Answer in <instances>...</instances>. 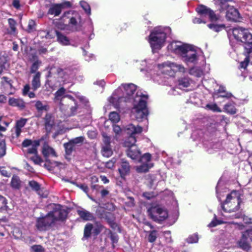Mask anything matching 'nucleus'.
I'll list each match as a JSON object with an SVG mask.
<instances>
[{
	"label": "nucleus",
	"mask_w": 252,
	"mask_h": 252,
	"mask_svg": "<svg viewBox=\"0 0 252 252\" xmlns=\"http://www.w3.org/2000/svg\"><path fill=\"white\" fill-rule=\"evenodd\" d=\"M169 52L181 57L187 65L197 64L201 56V52L193 45L179 41L170 42L167 47Z\"/></svg>",
	"instance_id": "1"
},
{
	"label": "nucleus",
	"mask_w": 252,
	"mask_h": 252,
	"mask_svg": "<svg viewBox=\"0 0 252 252\" xmlns=\"http://www.w3.org/2000/svg\"><path fill=\"white\" fill-rule=\"evenodd\" d=\"M124 131L129 135V137L124 143L126 147H129L126 151L127 156L132 159H140L141 157H140V152L137 146L134 145L136 142L134 135L140 133L142 131V127L129 124L126 126Z\"/></svg>",
	"instance_id": "2"
},
{
	"label": "nucleus",
	"mask_w": 252,
	"mask_h": 252,
	"mask_svg": "<svg viewBox=\"0 0 252 252\" xmlns=\"http://www.w3.org/2000/svg\"><path fill=\"white\" fill-rule=\"evenodd\" d=\"M241 202V195L239 192L233 190L226 196V198L222 204V209L225 213L223 216L227 218H239L241 214L239 213H234L240 208Z\"/></svg>",
	"instance_id": "3"
},
{
	"label": "nucleus",
	"mask_w": 252,
	"mask_h": 252,
	"mask_svg": "<svg viewBox=\"0 0 252 252\" xmlns=\"http://www.w3.org/2000/svg\"><path fill=\"white\" fill-rule=\"evenodd\" d=\"M136 86L132 83L121 85L109 98V102L115 107H118L123 102L129 101L136 91Z\"/></svg>",
	"instance_id": "4"
},
{
	"label": "nucleus",
	"mask_w": 252,
	"mask_h": 252,
	"mask_svg": "<svg viewBox=\"0 0 252 252\" xmlns=\"http://www.w3.org/2000/svg\"><path fill=\"white\" fill-rule=\"evenodd\" d=\"M171 29L168 27H157L153 29L148 36V42L153 52H156L165 44L167 34Z\"/></svg>",
	"instance_id": "5"
},
{
	"label": "nucleus",
	"mask_w": 252,
	"mask_h": 252,
	"mask_svg": "<svg viewBox=\"0 0 252 252\" xmlns=\"http://www.w3.org/2000/svg\"><path fill=\"white\" fill-rule=\"evenodd\" d=\"M148 96L141 93H137L134 98L133 107L131 109V115L138 122L147 120L148 115L146 107V100Z\"/></svg>",
	"instance_id": "6"
},
{
	"label": "nucleus",
	"mask_w": 252,
	"mask_h": 252,
	"mask_svg": "<svg viewBox=\"0 0 252 252\" xmlns=\"http://www.w3.org/2000/svg\"><path fill=\"white\" fill-rule=\"evenodd\" d=\"M66 90L63 88H61L55 94L54 101L59 104L60 109L62 111H65L66 107L64 106L63 102H67L69 105H71L70 109V115H74L76 113L78 106L77 105V100H75L71 95H66Z\"/></svg>",
	"instance_id": "7"
},
{
	"label": "nucleus",
	"mask_w": 252,
	"mask_h": 252,
	"mask_svg": "<svg viewBox=\"0 0 252 252\" xmlns=\"http://www.w3.org/2000/svg\"><path fill=\"white\" fill-rule=\"evenodd\" d=\"M156 67L162 73L173 76L176 72L185 73L187 69L181 63L166 61L157 65Z\"/></svg>",
	"instance_id": "8"
},
{
	"label": "nucleus",
	"mask_w": 252,
	"mask_h": 252,
	"mask_svg": "<svg viewBox=\"0 0 252 252\" xmlns=\"http://www.w3.org/2000/svg\"><path fill=\"white\" fill-rule=\"evenodd\" d=\"M216 3L220 5L221 10H226V18L228 20L237 22L240 16L238 10L228 5L226 0H214Z\"/></svg>",
	"instance_id": "9"
},
{
	"label": "nucleus",
	"mask_w": 252,
	"mask_h": 252,
	"mask_svg": "<svg viewBox=\"0 0 252 252\" xmlns=\"http://www.w3.org/2000/svg\"><path fill=\"white\" fill-rule=\"evenodd\" d=\"M148 212L150 218L155 221H163L168 217L166 209L160 205L152 206L148 209Z\"/></svg>",
	"instance_id": "10"
},
{
	"label": "nucleus",
	"mask_w": 252,
	"mask_h": 252,
	"mask_svg": "<svg viewBox=\"0 0 252 252\" xmlns=\"http://www.w3.org/2000/svg\"><path fill=\"white\" fill-rule=\"evenodd\" d=\"M232 33L234 38L238 41L246 43L251 41L252 34L247 29L238 27L233 29Z\"/></svg>",
	"instance_id": "11"
},
{
	"label": "nucleus",
	"mask_w": 252,
	"mask_h": 252,
	"mask_svg": "<svg viewBox=\"0 0 252 252\" xmlns=\"http://www.w3.org/2000/svg\"><path fill=\"white\" fill-rule=\"evenodd\" d=\"M50 206L54 209V210L48 214L50 215L51 218L54 219V222L57 220H63L66 218L67 212L64 209H62L60 205L53 204Z\"/></svg>",
	"instance_id": "12"
},
{
	"label": "nucleus",
	"mask_w": 252,
	"mask_h": 252,
	"mask_svg": "<svg viewBox=\"0 0 252 252\" xmlns=\"http://www.w3.org/2000/svg\"><path fill=\"white\" fill-rule=\"evenodd\" d=\"M151 160V155L149 153L144 154L139 159V161L141 162L142 164L135 167L136 171L139 173L148 171L149 169L154 166Z\"/></svg>",
	"instance_id": "13"
},
{
	"label": "nucleus",
	"mask_w": 252,
	"mask_h": 252,
	"mask_svg": "<svg viewBox=\"0 0 252 252\" xmlns=\"http://www.w3.org/2000/svg\"><path fill=\"white\" fill-rule=\"evenodd\" d=\"M196 10L201 18H208L212 22L216 21L219 19L214 12L205 5H199L196 8Z\"/></svg>",
	"instance_id": "14"
},
{
	"label": "nucleus",
	"mask_w": 252,
	"mask_h": 252,
	"mask_svg": "<svg viewBox=\"0 0 252 252\" xmlns=\"http://www.w3.org/2000/svg\"><path fill=\"white\" fill-rule=\"evenodd\" d=\"M252 240V229H248L242 233L237 244L240 248L248 251L250 248V241Z\"/></svg>",
	"instance_id": "15"
},
{
	"label": "nucleus",
	"mask_w": 252,
	"mask_h": 252,
	"mask_svg": "<svg viewBox=\"0 0 252 252\" xmlns=\"http://www.w3.org/2000/svg\"><path fill=\"white\" fill-rule=\"evenodd\" d=\"M71 6V4L69 1H64L61 3H54L51 4L48 13L57 16L61 14L63 9L69 8Z\"/></svg>",
	"instance_id": "16"
},
{
	"label": "nucleus",
	"mask_w": 252,
	"mask_h": 252,
	"mask_svg": "<svg viewBox=\"0 0 252 252\" xmlns=\"http://www.w3.org/2000/svg\"><path fill=\"white\" fill-rule=\"evenodd\" d=\"M54 223V219L50 217V215L38 218L36 220V226L39 230H45Z\"/></svg>",
	"instance_id": "17"
},
{
	"label": "nucleus",
	"mask_w": 252,
	"mask_h": 252,
	"mask_svg": "<svg viewBox=\"0 0 252 252\" xmlns=\"http://www.w3.org/2000/svg\"><path fill=\"white\" fill-rule=\"evenodd\" d=\"M26 157L32 160L35 164H41L43 162L41 158L37 154V148H29L25 151Z\"/></svg>",
	"instance_id": "18"
},
{
	"label": "nucleus",
	"mask_w": 252,
	"mask_h": 252,
	"mask_svg": "<svg viewBox=\"0 0 252 252\" xmlns=\"http://www.w3.org/2000/svg\"><path fill=\"white\" fill-rule=\"evenodd\" d=\"M57 76L60 83H67L70 82L73 78V75L70 70L67 69L59 68L57 70Z\"/></svg>",
	"instance_id": "19"
},
{
	"label": "nucleus",
	"mask_w": 252,
	"mask_h": 252,
	"mask_svg": "<svg viewBox=\"0 0 252 252\" xmlns=\"http://www.w3.org/2000/svg\"><path fill=\"white\" fill-rule=\"evenodd\" d=\"M103 141L105 145L102 147L101 153L104 157L108 158L112 155V151L110 146V144L111 142H114L111 141L110 136H108L105 133H103Z\"/></svg>",
	"instance_id": "20"
},
{
	"label": "nucleus",
	"mask_w": 252,
	"mask_h": 252,
	"mask_svg": "<svg viewBox=\"0 0 252 252\" xmlns=\"http://www.w3.org/2000/svg\"><path fill=\"white\" fill-rule=\"evenodd\" d=\"M27 122V120L25 119H21L17 121L15 126L13 128L12 136L13 138L18 137L21 132V129L24 126Z\"/></svg>",
	"instance_id": "21"
},
{
	"label": "nucleus",
	"mask_w": 252,
	"mask_h": 252,
	"mask_svg": "<svg viewBox=\"0 0 252 252\" xmlns=\"http://www.w3.org/2000/svg\"><path fill=\"white\" fill-rule=\"evenodd\" d=\"M42 154L46 158L49 157H56L57 154L53 148L45 143L42 148Z\"/></svg>",
	"instance_id": "22"
},
{
	"label": "nucleus",
	"mask_w": 252,
	"mask_h": 252,
	"mask_svg": "<svg viewBox=\"0 0 252 252\" xmlns=\"http://www.w3.org/2000/svg\"><path fill=\"white\" fill-rule=\"evenodd\" d=\"M118 170L121 178H124L129 172V165L128 163L123 160Z\"/></svg>",
	"instance_id": "23"
},
{
	"label": "nucleus",
	"mask_w": 252,
	"mask_h": 252,
	"mask_svg": "<svg viewBox=\"0 0 252 252\" xmlns=\"http://www.w3.org/2000/svg\"><path fill=\"white\" fill-rule=\"evenodd\" d=\"M40 77L41 73L39 71L36 72L33 75L32 81V86L33 90L35 91L40 88L41 86Z\"/></svg>",
	"instance_id": "24"
},
{
	"label": "nucleus",
	"mask_w": 252,
	"mask_h": 252,
	"mask_svg": "<svg viewBox=\"0 0 252 252\" xmlns=\"http://www.w3.org/2000/svg\"><path fill=\"white\" fill-rule=\"evenodd\" d=\"M9 105L23 108L25 107V103L22 99L19 98L10 97L8 100Z\"/></svg>",
	"instance_id": "25"
},
{
	"label": "nucleus",
	"mask_w": 252,
	"mask_h": 252,
	"mask_svg": "<svg viewBox=\"0 0 252 252\" xmlns=\"http://www.w3.org/2000/svg\"><path fill=\"white\" fill-rule=\"evenodd\" d=\"M78 214L80 218L85 220H92L94 219L93 215L87 210L81 209L77 210Z\"/></svg>",
	"instance_id": "26"
},
{
	"label": "nucleus",
	"mask_w": 252,
	"mask_h": 252,
	"mask_svg": "<svg viewBox=\"0 0 252 252\" xmlns=\"http://www.w3.org/2000/svg\"><path fill=\"white\" fill-rule=\"evenodd\" d=\"M57 37V41L62 45L66 46L70 44V41L68 38L62 33L58 31L56 32Z\"/></svg>",
	"instance_id": "27"
},
{
	"label": "nucleus",
	"mask_w": 252,
	"mask_h": 252,
	"mask_svg": "<svg viewBox=\"0 0 252 252\" xmlns=\"http://www.w3.org/2000/svg\"><path fill=\"white\" fill-rule=\"evenodd\" d=\"M40 141L41 140L32 141L29 139H25L22 143V146L24 147L31 146V148H35L36 149L39 146Z\"/></svg>",
	"instance_id": "28"
},
{
	"label": "nucleus",
	"mask_w": 252,
	"mask_h": 252,
	"mask_svg": "<svg viewBox=\"0 0 252 252\" xmlns=\"http://www.w3.org/2000/svg\"><path fill=\"white\" fill-rule=\"evenodd\" d=\"M191 82V80L188 77L180 78L178 81V88L180 89L187 88L190 85Z\"/></svg>",
	"instance_id": "29"
},
{
	"label": "nucleus",
	"mask_w": 252,
	"mask_h": 252,
	"mask_svg": "<svg viewBox=\"0 0 252 252\" xmlns=\"http://www.w3.org/2000/svg\"><path fill=\"white\" fill-rule=\"evenodd\" d=\"M189 73L196 77H200L203 75V71L199 67L193 66L189 69Z\"/></svg>",
	"instance_id": "30"
},
{
	"label": "nucleus",
	"mask_w": 252,
	"mask_h": 252,
	"mask_svg": "<svg viewBox=\"0 0 252 252\" xmlns=\"http://www.w3.org/2000/svg\"><path fill=\"white\" fill-rule=\"evenodd\" d=\"M217 91L218 97L230 98L232 96L231 94L225 92V88L223 86H220Z\"/></svg>",
	"instance_id": "31"
},
{
	"label": "nucleus",
	"mask_w": 252,
	"mask_h": 252,
	"mask_svg": "<svg viewBox=\"0 0 252 252\" xmlns=\"http://www.w3.org/2000/svg\"><path fill=\"white\" fill-rule=\"evenodd\" d=\"M69 26L71 27V31H77L80 27V24L79 23L76 19L72 17L69 19Z\"/></svg>",
	"instance_id": "32"
},
{
	"label": "nucleus",
	"mask_w": 252,
	"mask_h": 252,
	"mask_svg": "<svg viewBox=\"0 0 252 252\" xmlns=\"http://www.w3.org/2000/svg\"><path fill=\"white\" fill-rule=\"evenodd\" d=\"M113 131L115 133V136H113L111 138V141L114 142V140L118 141L119 136L121 134L122 132V129L121 127L118 125H114L113 126Z\"/></svg>",
	"instance_id": "33"
},
{
	"label": "nucleus",
	"mask_w": 252,
	"mask_h": 252,
	"mask_svg": "<svg viewBox=\"0 0 252 252\" xmlns=\"http://www.w3.org/2000/svg\"><path fill=\"white\" fill-rule=\"evenodd\" d=\"M225 110L229 113L235 114L236 112V109L233 102L228 103L224 106Z\"/></svg>",
	"instance_id": "34"
},
{
	"label": "nucleus",
	"mask_w": 252,
	"mask_h": 252,
	"mask_svg": "<svg viewBox=\"0 0 252 252\" xmlns=\"http://www.w3.org/2000/svg\"><path fill=\"white\" fill-rule=\"evenodd\" d=\"M109 120L113 123H117L120 120V117L119 114L115 112H112L109 116Z\"/></svg>",
	"instance_id": "35"
},
{
	"label": "nucleus",
	"mask_w": 252,
	"mask_h": 252,
	"mask_svg": "<svg viewBox=\"0 0 252 252\" xmlns=\"http://www.w3.org/2000/svg\"><path fill=\"white\" fill-rule=\"evenodd\" d=\"M208 27L213 31L219 32L224 28V25L223 24L216 25L214 24H210L208 25Z\"/></svg>",
	"instance_id": "36"
},
{
	"label": "nucleus",
	"mask_w": 252,
	"mask_h": 252,
	"mask_svg": "<svg viewBox=\"0 0 252 252\" xmlns=\"http://www.w3.org/2000/svg\"><path fill=\"white\" fill-rule=\"evenodd\" d=\"M11 186L15 189H19L20 186V181L19 177L14 176L11 182Z\"/></svg>",
	"instance_id": "37"
},
{
	"label": "nucleus",
	"mask_w": 252,
	"mask_h": 252,
	"mask_svg": "<svg viewBox=\"0 0 252 252\" xmlns=\"http://www.w3.org/2000/svg\"><path fill=\"white\" fill-rule=\"evenodd\" d=\"M5 139L2 138L0 140V157H3L5 154Z\"/></svg>",
	"instance_id": "38"
},
{
	"label": "nucleus",
	"mask_w": 252,
	"mask_h": 252,
	"mask_svg": "<svg viewBox=\"0 0 252 252\" xmlns=\"http://www.w3.org/2000/svg\"><path fill=\"white\" fill-rule=\"evenodd\" d=\"M41 63V62L40 61H39V60H37L35 62H34L32 63V64L31 67V69H30L31 73H36V72H37L36 71L38 69Z\"/></svg>",
	"instance_id": "39"
},
{
	"label": "nucleus",
	"mask_w": 252,
	"mask_h": 252,
	"mask_svg": "<svg viewBox=\"0 0 252 252\" xmlns=\"http://www.w3.org/2000/svg\"><path fill=\"white\" fill-rule=\"evenodd\" d=\"M198 236L196 234L190 235L187 239V241L189 243H196L198 241Z\"/></svg>",
	"instance_id": "40"
},
{
	"label": "nucleus",
	"mask_w": 252,
	"mask_h": 252,
	"mask_svg": "<svg viewBox=\"0 0 252 252\" xmlns=\"http://www.w3.org/2000/svg\"><path fill=\"white\" fill-rule=\"evenodd\" d=\"M206 108L209 110H211L214 112H220L221 110L219 108L216 104H208L206 106Z\"/></svg>",
	"instance_id": "41"
},
{
	"label": "nucleus",
	"mask_w": 252,
	"mask_h": 252,
	"mask_svg": "<svg viewBox=\"0 0 252 252\" xmlns=\"http://www.w3.org/2000/svg\"><path fill=\"white\" fill-rule=\"evenodd\" d=\"M74 145L73 144L69 141L68 143L64 144V147L65 149L66 153L67 154H70L73 150Z\"/></svg>",
	"instance_id": "42"
},
{
	"label": "nucleus",
	"mask_w": 252,
	"mask_h": 252,
	"mask_svg": "<svg viewBox=\"0 0 252 252\" xmlns=\"http://www.w3.org/2000/svg\"><path fill=\"white\" fill-rule=\"evenodd\" d=\"M93 228V225L90 223L87 224L84 229V236L88 237L91 235V232Z\"/></svg>",
	"instance_id": "43"
},
{
	"label": "nucleus",
	"mask_w": 252,
	"mask_h": 252,
	"mask_svg": "<svg viewBox=\"0 0 252 252\" xmlns=\"http://www.w3.org/2000/svg\"><path fill=\"white\" fill-rule=\"evenodd\" d=\"M226 221L222 220H218L216 217L214 219L208 224L210 227H213L217 226L218 224L226 223Z\"/></svg>",
	"instance_id": "44"
},
{
	"label": "nucleus",
	"mask_w": 252,
	"mask_h": 252,
	"mask_svg": "<svg viewBox=\"0 0 252 252\" xmlns=\"http://www.w3.org/2000/svg\"><path fill=\"white\" fill-rule=\"evenodd\" d=\"M7 208V201L5 197L0 196V211Z\"/></svg>",
	"instance_id": "45"
},
{
	"label": "nucleus",
	"mask_w": 252,
	"mask_h": 252,
	"mask_svg": "<svg viewBox=\"0 0 252 252\" xmlns=\"http://www.w3.org/2000/svg\"><path fill=\"white\" fill-rule=\"evenodd\" d=\"M81 6L88 14L91 13V8L88 3L85 1H82L80 2Z\"/></svg>",
	"instance_id": "46"
},
{
	"label": "nucleus",
	"mask_w": 252,
	"mask_h": 252,
	"mask_svg": "<svg viewBox=\"0 0 252 252\" xmlns=\"http://www.w3.org/2000/svg\"><path fill=\"white\" fill-rule=\"evenodd\" d=\"M13 232L15 238L20 239L22 238V232L18 228H15Z\"/></svg>",
	"instance_id": "47"
},
{
	"label": "nucleus",
	"mask_w": 252,
	"mask_h": 252,
	"mask_svg": "<svg viewBox=\"0 0 252 252\" xmlns=\"http://www.w3.org/2000/svg\"><path fill=\"white\" fill-rule=\"evenodd\" d=\"M157 238V232L156 231H151L148 237V240L150 242H154Z\"/></svg>",
	"instance_id": "48"
},
{
	"label": "nucleus",
	"mask_w": 252,
	"mask_h": 252,
	"mask_svg": "<svg viewBox=\"0 0 252 252\" xmlns=\"http://www.w3.org/2000/svg\"><path fill=\"white\" fill-rule=\"evenodd\" d=\"M35 24L33 20H31L29 21L28 26V31L29 32H31L35 30Z\"/></svg>",
	"instance_id": "49"
},
{
	"label": "nucleus",
	"mask_w": 252,
	"mask_h": 252,
	"mask_svg": "<svg viewBox=\"0 0 252 252\" xmlns=\"http://www.w3.org/2000/svg\"><path fill=\"white\" fill-rule=\"evenodd\" d=\"M32 252H43V248L40 245H34L31 247Z\"/></svg>",
	"instance_id": "50"
},
{
	"label": "nucleus",
	"mask_w": 252,
	"mask_h": 252,
	"mask_svg": "<svg viewBox=\"0 0 252 252\" xmlns=\"http://www.w3.org/2000/svg\"><path fill=\"white\" fill-rule=\"evenodd\" d=\"M83 140H84V137L82 136H80V137H77L74 139H72L70 141L73 144V145H74V144L81 143L83 141Z\"/></svg>",
	"instance_id": "51"
},
{
	"label": "nucleus",
	"mask_w": 252,
	"mask_h": 252,
	"mask_svg": "<svg viewBox=\"0 0 252 252\" xmlns=\"http://www.w3.org/2000/svg\"><path fill=\"white\" fill-rule=\"evenodd\" d=\"M36 108L38 110H43L46 109V106L44 105L41 101H38L35 104Z\"/></svg>",
	"instance_id": "52"
},
{
	"label": "nucleus",
	"mask_w": 252,
	"mask_h": 252,
	"mask_svg": "<svg viewBox=\"0 0 252 252\" xmlns=\"http://www.w3.org/2000/svg\"><path fill=\"white\" fill-rule=\"evenodd\" d=\"M29 185L30 187L35 190H38L39 189V185L35 181H32L30 182Z\"/></svg>",
	"instance_id": "53"
},
{
	"label": "nucleus",
	"mask_w": 252,
	"mask_h": 252,
	"mask_svg": "<svg viewBox=\"0 0 252 252\" xmlns=\"http://www.w3.org/2000/svg\"><path fill=\"white\" fill-rule=\"evenodd\" d=\"M8 23H9V26H10V28L11 30L13 32H15V31L16 30V28H15L16 23H15V21L13 19L9 18L8 19Z\"/></svg>",
	"instance_id": "54"
},
{
	"label": "nucleus",
	"mask_w": 252,
	"mask_h": 252,
	"mask_svg": "<svg viewBox=\"0 0 252 252\" xmlns=\"http://www.w3.org/2000/svg\"><path fill=\"white\" fill-rule=\"evenodd\" d=\"M249 63V59L248 57H246L244 61L241 62L240 67L242 68L245 69Z\"/></svg>",
	"instance_id": "55"
},
{
	"label": "nucleus",
	"mask_w": 252,
	"mask_h": 252,
	"mask_svg": "<svg viewBox=\"0 0 252 252\" xmlns=\"http://www.w3.org/2000/svg\"><path fill=\"white\" fill-rule=\"evenodd\" d=\"M251 41L249 42H247L246 43H248L246 44L245 46V48L248 50V53H250L252 51V42H250Z\"/></svg>",
	"instance_id": "56"
},
{
	"label": "nucleus",
	"mask_w": 252,
	"mask_h": 252,
	"mask_svg": "<svg viewBox=\"0 0 252 252\" xmlns=\"http://www.w3.org/2000/svg\"><path fill=\"white\" fill-rule=\"evenodd\" d=\"M56 32H58V31H53L48 32L46 35V38L49 39L53 38L55 36V35H56Z\"/></svg>",
	"instance_id": "57"
},
{
	"label": "nucleus",
	"mask_w": 252,
	"mask_h": 252,
	"mask_svg": "<svg viewBox=\"0 0 252 252\" xmlns=\"http://www.w3.org/2000/svg\"><path fill=\"white\" fill-rule=\"evenodd\" d=\"M115 162V161H114L113 159H112V160L107 162L105 163V166L107 168L111 169L114 167Z\"/></svg>",
	"instance_id": "58"
},
{
	"label": "nucleus",
	"mask_w": 252,
	"mask_h": 252,
	"mask_svg": "<svg viewBox=\"0 0 252 252\" xmlns=\"http://www.w3.org/2000/svg\"><path fill=\"white\" fill-rule=\"evenodd\" d=\"M77 186L81 189H82L85 192L87 193L88 192L89 188L86 185L81 184L77 185Z\"/></svg>",
	"instance_id": "59"
},
{
	"label": "nucleus",
	"mask_w": 252,
	"mask_h": 252,
	"mask_svg": "<svg viewBox=\"0 0 252 252\" xmlns=\"http://www.w3.org/2000/svg\"><path fill=\"white\" fill-rule=\"evenodd\" d=\"M202 18H195L193 19V22L195 24L205 23L206 22L201 19Z\"/></svg>",
	"instance_id": "60"
},
{
	"label": "nucleus",
	"mask_w": 252,
	"mask_h": 252,
	"mask_svg": "<svg viewBox=\"0 0 252 252\" xmlns=\"http://www.w3.org/2000/svg\"><path fill=\"white\" fill-rule=\"evenodd\" d=\"M13 6L16 9H19L20 7V1L19 0H13L12 2Z\"/></svg>",
	"instance_id": "61"
},
{
	"label": "nucleus",
	"mask_w": 252,
	"mask_h": 252,
	"mask_svg": "<svg viewBox=\"0 0 252 252\" xmlns=\"http://www.w3.org/2000/svg\"><path fill=\"white\" fill-rule=\"evenodd\" d=\"M88 136L92 139L95 138L96 136V132L94 131H89L88 133Z\"/></svg>",
	"instance_id": "62"
},
{
	"label": "nucleus",
	"mask_w": 252,
	"mask_h": 252,
	"mask_svg": "<svg viewBox=\"0 0 252 252\" xmlns=\"http://www.w3.org/2000/svg\"><path fill=\"white\" fill-rule=\"evenodd\" d=\"M76 98L78 100H79L80 102H82V103H85L87 102L86 99L83 96L78 95L76 96Z\"/></svg>",
	"instance_id": "63"
},
{
	"label": "nucleus",
	"mask_w": 252,
	"mask_h": 252,
	"mask_svg": "<svg viewBox=\"0 0 252 252\" xmlns=\"http://www.w3.org/2000/svg\"><path fill=\"white\" fill-rule=\"evenodd\" d=\"M30 90V86L29 85H26L24 86V88L23 90V93L24 95H26L28 94Z\"/></svg>",
	"instance_id": "64"
}]
</instances>
